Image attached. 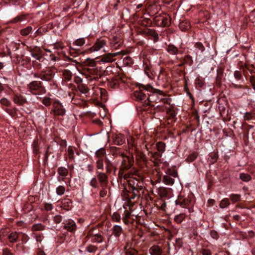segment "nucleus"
Instances as JSON below:
<instances>
[{"instance_id":"nucleus-1","label":"nucleus","mask_w":255,"mask_h":255,"mask_svg":"<svg viewBox=\"0 0 255 255\" xmlns=\"http://www.w3.org/2000/svg\"><path fill=\"white\" fill-rule=\"evenodd\" d=\"M134 159L133 156H129L125 154L122 157V160L119 171V176L124 179H128L131 175H136L138 170L133 168V171L131 170L128 173H125L126 170H128L133 166Z\"/></svg>"},{"instance_id":"nucleus-2","label":"nucleus","mask_w":255,"mask_h":255,"mask_svg":"<svg viewBox=\"0 0 255 255\" xmlns=\"http://www.w3.org/2000/svg\"><path fill=\"white\" fill-rule=\"evenodd\" d=\"M141 87V89H143L145 92H147V102L145 104L147 106L154 107V105H151V103L152 102H159L162 99V97L164 96V94L162 91L153 88L149 84L142 85Z\"/></svg>"},{"instance_id":"nucleus-3","label":"nucleus","mask_w":255,"mask_h":255,"mask_svg":"<svg viewBox=\"0 0 255 255\" xmlns=\"http://www.w3.org/2000/svg\"><path fill=\"white\" fill-rule=\"evenodd\" d=\"M27 90L34 95L44 94L46 92L45 87L40 81H32L27 85Z\"/></svg>"},{"instance_id":"nucleus-4","label":"nucleus","mask_w":255,"mask_h":255,"mask_svg":"<svg viewBox=\"0 0 255 255\" xmlns=\"http://www.w3.org/2000/svg\"><path fill=\"white\" fill-rule=\"evenodd\" d=\"M108 38L104 36L97 38L92 46L87 49L85 52L87 53L95 52L103 50L105 51V47L107 46Z\"/></svg>"},{"instance_id":"nucleus-5","label":"nucleus","mask_w":255,"mask_h":255,"mask_svg":"<svg viewBox=\"0 0 255 255\" xmlns=\"http://www.w3.org/2000/svg\"><path fill=\"white\" fill-rule=\"evenodd\" d=\"M84 74L89 81H97L103 76L104 71L102 67L98 65L92 69L89 68L88 70L84 72Z\"/></svg>"},{"instance_id":"nucleus-6","label":"nucleus","mask_w":255,"mask_h":255,"mask_svg":"<svg viewBox=\"0 0 255 255\" xmlns=\"http://www.w3.org/2000/svg\"><path fill=\"white\" fill-rule=\"evenodd\" d=\"M50 113L54 117H64L66 115V110L60 101L55 100L52 104Z\"/></svg>"},{"instance_id":"nucleus-7","label":"nucleus","mask_w":255,"mask_h":255,"mask_svg":"<svg viewBox=\"0 0 255 255\" xmlns=\"http://www.w3.org/2000/svg\"><path fill=\"white\" fill-rule=\"evenodd\" d=\"M87 240H90L93 243L100 244L105 241V238L102 232H97L95 229H91L86 236Z\"/></svg>"},{"instance_id":"nucleus-8","label":"nucleus","mask_w":255,"mask_h":255,"mask_svg":"<svg viewBox=\"0 0 255 255\" xmlns=\"http://www.w3.org/2000/svg\"><path fill=\"white\" fill-rule=\"evenodd\" d=\"M171 17L169 14L162 13L155 15L153 19L154 24L159 27H168L171 23Z\"/></svg>"},{"instance_id":"nucleus-9","label":"nucleus","mask_w":255,"mask_h":255,"mask_svg":"<svg viewBox=\"0 0 255 255\" xmlns=\"http://www.w3.org/2000/svg\"><path fill=\"white\" fill-rule=\"evenodd\" d=\"M33 77L39 78L43 81H51L54 76V72L50 67H46L39 73H34Z\"/></svg>"},{"instance_id":"nucleus-10","label":"nucleus","mask_w":255,"mask_h":255,"mask_svg":"<svg viewBox=\"0 0 255 255\" xmlns=\"http://www.w3.org/2000/svg\"><path fill=\"white\" fill-rule=\"evenodd\" d=\"M176 205H179L182 207L188 208L189 212L193 211L192 208L189 206H192L194 204V201L191 197H184L181 195H179L177 199L175 201Z\"/></svg>"},{"instance_id":"nucleus-11","label":"nucleus","mask_w":255,"mask_h":255,"mask_svg":"<svg viewBox=\"0 0 255 255\" xmlns=\"http://www.w3.org/2000/svg\"><path fill=\"white\" fill-rule=\"evenodd\" d=\"M142 85L143 84H140L139 85V90L134 92L133 96L135 98V100L143 101V106L144 108L143 110H146V107H147V106H146V104H145V103L147 102V92H145L143 89H141L142 88L141 87Z\"/></svg>"},{"instance_id":"nucleus-12","label":"nucleus","mask_w":255,"mask_h":255,"mask_svg":"<svg viewBox=\"0 0 255 255\" xmlns=\"http://www.w3.org/2000/svg\"><path fill=\"white\" fill-rule=\"evenodd\" d=\"M123 43V38L120 34H116L110 39V46L112 49L119 48Z\"/></svg>"},{"instance_id":"nucleus-13","label":"nucleus","mask_w":255,"mask_h":255,"mask_svg":"<svg viewBox=\"0 0 255 255\" xmlns=\"http://www.w3.org/2000/svg\"><path fill=\"white\" fill-rule=\"evenodd\" d=\"M108 80L107 85L111 89H116L119 88L122 83H125L124 78L120 76H117L111 80Z\"/></svg>"},{"instance_id":"nucleus-14","label":"nucleus","mask_w":255,"mask_h":255,"mask_svg":"<svg viewBox=\"0 0 255 255\" xmlns=\"http://www.w3.org/2000/svg\"><path fill=\"white\" fill-rule=\"evenodd\" d=\"M161 9V5L157 1H154L149 4L146 8V11L150 16H153L157 14Z\"/></svg>"},{"instance_id":"nucleus-15","label":"nucleus","mask_w":255,"mask_h":255,"mask_svg":"<svg viewBox=\"0 0 255 255\" xmlns=\"http://www.w3.org/2000/svg\"><path fill=\"white\" fill-rule=\"evenodd\" d=\"M97 180L99 181L100 187H107L108 184V177L107 173L96 171Z\"/></svg>"},{"instance_id":"nucleus-16","label":"nucleus","mask_w":255,"mask_h":255,"mask_svg":"<svg viewBox=\"0 0 255 255\" xmlns=\"http://www.w3.org/2000/svg\"><path fill=\"white\" fill-rule=\"evenodd\" d=\"M63 229L68 232L74 233L77 229L76 223L71 219H68L63 223Z\"/></svg>"},{"instance_id":"nucleus-17","label":"nucleus","mask_w":255,"mask_h":255,"mask_svg":"<svg viewBox=\"0 0 255 255\" xmlns=\"http://www.w3.org/2000/svg\"><path fill=\"white\" fill-rule=\"evenodd\" d=\"M148 253L150 255H163L164 251L162 246L153 245L149 249Z\"/></svg>"},{"instance_id":"nucleus-18","label":"nucleus","mask_w":255,"mask_h":255,"mask_svg":"<svg viewBox=\"0 0 255 255\" xmlns=\"http://www.w3.org/2000/svg\"><path fill=\"white\" fill-rule=\"evenodd\" d=\"M205 50V48L201 42H196L194 44V49L193 50V54L197 57L199 55H201Z\"/></svg>"},{"instance_id":"nucleus-19","label":"nucleus","mask_w":255,"mask_h":255,"mask_svg":"<svg viewBox=\"0 0 255 255\" xmlns=\"http://www.w3.org/2000/svg\"><path fill=\"white\" fill-rule=\"evenodd\" d=\"M121 52L108 53L102 58L101 61L104 62H112L115 60V57L121 55Z\"/></svg>"},{"instance_id":"nucleus-20","label":"nucleus","mask_w":255,"mask_h":255,"mask_svg":"<svg viewBox=\"0 0 255 255\" xmlns=\"http://www.w3.org/2000/svg\"><path fill=\"white\" fill-rule=\"evenodd\" d=\"M13 101L15 104L20 106L27 103L26 99L20 94H15L13 97Z\"/></svg>"},{"instance_id":"nucleus-21","label":"nucleus","mask_w":255,"mask_h":255,"mask_svg":"<svg viewBox=\"0 0 255 255\" xmlns=\"http://www.w3.org/2000/svg\"><path fill=\"white\" fill-rule=\"evenodd\" d=\"M143 68L145 74L149 78H152V67L150 63L148 60H145L143 61Z\"/></svg>"},{"instance_id":"nucleus-22","label":"nucleus","mask_w":255,"mask_h":255,"mask_svg":"<svg viewBox=\"0 0 255 255\" xmlns=\"http://www.w3.org/2000/svg\"><path fill=\"white\" fill-rule=\"evenodd\" d=\"M83 64L84 67V72H86L87 70H88L89 68L92 69L98 66L97 62L94 59L90 58H87V59H86L85 61L83 62Z\"/></svg>"},{"instance_id":"nucleus-23","label":"nucleus","mask_w":255,"mask_h":255,"mask_svg":"<svg viewBox=\"0 0 255 255\" xmlns=\"http://www.w3.org/2000/svg\"><path fill=\"white\" fill-rule=\"evenodd\" d=\"M158 194L161 198H169L170 196V189L164 187H160L158 189Z\"/></svg>"},{"instance_id":"nucleus-24","label":"nucleus","mask_w":255,"mask_h":255,"mask_svg":"<svg viewBox=\"0 0 255 255\" xmlns=\"http://www.w3.org/2000/svg\"><path fill=\"white\" fill-rule=\"evenodd\" d=\"M61 203V208L67 211L70 210L72 208V202L69 199L64 198L62 200Z\"/></svg>"},{"instance_id":"nucleus-25","label":"nucleus","mask_w":255,"mask_h":255,"mask_svg":"<svg viewBox=\"0 0 255 255\" xmlns=\"http://www.w3.org/2000/svg\"><path fill=\"white\" fill-rule=\"evenodd\" d=\"M166 51L171 55H176L179 52V49L173 44H168L166 47Z\"/></svg>"},{"instance_id":"nucleus-26","label":"nucleus","mask_w":255,"mask_h":255,"mask_svg":"<svg viewBox=\"0 0 255 255\" xmlns=\"http://www.w3.org/2000/svg\"><path fill=\"white\" fill-rule=\"evenodd\" d=\"M125 141L126 138L122 134H117L113 138L114 143L118 145L123 144L125 142Z\"/></svg>"},{"instance_id":"nucleus-27","label":"nucleus","mask_w":255,"mask_h":255,"mask_svg":"<svg viewBox=\"0 0 255 255\" xmlns=\"http://www.w3.org/2000/svg\"><path fill=\"white\" fill-rule=\"evenodd\" d=\"M110 152L112 155L115 157L119 156L122 157L125 155L121 148L115 146L110 147Z\"/></svg>"},{"instance_id":"nucleus-28","label":"nucleus","mask_w":255,"mask_h":255,"mask_svg":"<svg viewBox=\"0 0 255 255\" xmlns=\"http://www.w3.org/2000/svg\"><path fill=\"white\" fill-rule=\"evenodd\" d=\"M62 78L65 82L70 81L72 79L73 74L72 72L68 69H64L61 71Z\"/></svg>"},{"instance_id":"nucleus-29","label":"nucleus","mask_w":255,"mask_h":255,"mask_svg":"<svg viewBox=\"0 0 255 255\" xmlns=\"http://www.w3.org/2000/svg\"><path fill=\"white\" fill-rule=\"evenodd\" d=\"M112 234L116 238L119 237L123 233L122 227L119 225H114L111 229Z\"/></svg>"},{"instance_id":"nucleus-30","label":"nucleus","mask_w":255,"mask_h":255,"mask_svg":"<svg viewBox=\"0 0 255 255\" xmlns=\"http://www.w3.org/2000/svg\"><path fill=\"white\" fill-rule=\"evenodd\" d=\"M95 156L98 159H105L106 157V149L104 147L100 148L95 152Z\"/></svg>"},{"instance_id":"nucleus-31","label":"nucleus","mask_w":255,"mask_h":255,"mask_svg":"<svg viewBox=\"0 0 255 255\" xmlns=\"http://www.w3.org/2000/svg\"><path fill=\"white\" fill-rule=\"evenodd\" d=\"M199 156V153L197 151H193L190 153L186 158L185 161L188 163H191L195 161Z\"/></svg>"},{"instance_id":"nucleus-32","label":"nucleus","mask_w":255,"mask_h":255,"mask_svg":"<svg viewBox=\"0 0 255 255\" xmlns=\"http://www.w3.org/2000/svg\"><path fill=\"white\" fill-rule=\"evenodd\" d=\"M165 174L175 178L178 177V172L176 169V166H173L170 168H168L165 171Z\"/></svg>"},{"instance_id":"nucleus-33","label":"nucleus","mask_w":255,"mask_h":255,"mask_svg":"<svg viewBox=\"0 0 255 255\" xmlns=\"http://www.w3.org/2000/svg\"><path fill=\"white\" fill-rule=\"evenodd\" d=\"M190 22L187 20H183L179 24V27L182 31L187 30L190 28Z\"/></svg>"},{"instance_id":"nucleus-34","label":"nucleus","mask_w":255,"mask_h":255,"mask_svg":"<svg viewBox=\"0 0 255 255\" xmlns=\"http://www.w3.org/2000/svg\"><path fill=\"white\" fill-rule=\"evenodd\" d=\"M174 177L165 174L163 177L162 182L166 185H172L174 183Z\"/></svg>"},{"instance_id":"nucleus-35","label":"nucleus","mask_w":255,"mask_h":255,"mask_svg":"<svg viewBox=\"0 0 255 255\" xmlns=\"http://www.w3.org/2000/svg\"><path fill=\"white\" fill-rule=\"evenodd\" d=\"M241 62L238 63V65L239 66V69L242 70L244 75L246 74V70H248L250 73L254 72L252 70H250L248 66V62H246L244 64H240Z\"/></svg>"},{"instance_id":"nucleus-36","label":"nucleus","mask_w":255,"mask_h":255,"mask_svg":"<svg viewBox=\"0 0 255 255\" xmlns=\"http://www.w3.org/2000/svg\"><path fill=\"white\" fill-rule=\"evenodd\" d=\"M105 162L106 164V173L110 174L113 171V169L114 168V164L112 163V162L106 157L105 160Z\"/></svg>"},{"instance_id":"nucleus-37","label":"nucleus","mask_w":255,"mask_h":255,"mask_svg":"<svg viewBox=\"0 0 255 255\" xmlns=\"http://www.w3.org/2000/svg\"><path fill=\"white\" fill-rule=\"evenodd\" d=\"M145 32L147 35L152 36L154 38V41H157L158 40V34L155 30L153 29H148Z\"/></svg>"},{"instance_id":"nucleus-38","label":"nucleus","mask_w":255,"mask_h":255,"mask_svg":"<svg viewBox=\"0 0 255 255\" xmlns=\"http://www.w3.org/2000/svg\"><path fill=\"white\" fill-rule=\"evenodd\" d=\"M45 229V226L41 223L34 224L31 227L32 232L42 231Z\"/></svg>"},{"instance_id":"nucleus-39","label":"nucleus","mask_w":255,"mask_h":255,"mask_svg":"<svg viewBox=\"0 0 255 255\" xmlns=\"http://www.w3.org/2000/svg\"><path fill=\"white\" fill-rule=\"evenodd\" d=\"M27 17V15L24 14H21L19 15L16 16L15 17L10 20L11 23H18L21 22L24 20H25Z\"/></svg>"},{"instance_id":"nucleus-40","label":"nucleus","mask_w":255,"mask_h":255,"mask_svg":"<svg viewBox=\"0 0 255 255\" xmlns=\"http://www.w3.org/2000/svg\"><path fill=\"white\" fill-rule=\"evenodd\" d=\"M155 206L160 209L165 211L166 206V202L162 199H159L156 201Z\"/></svg>"},{"instance_id":"nucleus-41","label":"nucleus","mask_w":255,"mask_h":255,"mask_svg":"<svg viewBox=\"0 0 255 255\" xmlns=\"http://www.w3.org/2000/svg\"><path fill=\"white\" fill-rule=\"evenodd\" d=\"M133 175H131L128 180V185L130 188H137L138 184V179L133 177Z\"/></svg>"},{"instance_id":"nucleus-42","label":"nucleus","mask_w":255,"mask_h":255,"mask_svg":"<svg viewBox=\"0 0 255 255\" xmlns=\"http://www.w3.org/2000/svg\"><path fill=\"white\" fill-rule=\"evenodd\" d=\"M186 217V215L185 213H180L175 216L174 221L177 224H180L185 219Z\"/></svg>"},{"instance_id":"nucleus-43","label":"nucleus","mask_w":255,"mask_h":255,"mask_svg":"<svg viewBox=\"0 0 255 255\" xmlns=\"http://www.w3.org/2000/svg\"><path fill=\"white\" fill-rule=\"evenodd\" d=\"M209 162L210 164H214L218 159L219 156L217 153L212 152L209 154Z\"/></svg>"},{"instance_id":"nucleus-44","label":"nucleus","mask_w":255,"mask_h":255,"mask_svg":"<svg viewBox=\"0 0 255 255\" xmlns=\"http://www.w3.org/2000/svg\"><path fill=\"white\" fill-rule=\"evenodd\" d=\"M57 172L59 176L64 177H66L68 174V169L64 167H59L57 169Z\"/></svg>"},{"instance_id":"nucleus-45","label":"nucleus","mask_w":255,"mask_h":255,"mask_svg":"<svg viewBox=\"0 0 255 255\" xmlns=\"http://www.w3.org/2000/svg\"><path fill=\"white\" fill-rule=\"evenodd\" d=\"M155 146L158 151L162 153L165 151L166 144L162 141H158L156 143Z\"/></svg>"},{"instance_id":"nucleus-46","label":"nucleus","mask_w":255,"mask_h":255,"mask_svg":"<svg viewBox=\"0 0 255 255\" xmlns=\"http://www.w3.org/2000/svg\"><path fill=\"white\" fill-rule=\"evenodd\" d=\"M41 102L46 107H49L50 105L52 106L53 102L52 99L50 97H44L43 98H40Z\"/></svg>"},{"instance_id":"nucleus-47","label":"nucleus","mask_w":255,"mask_h":255,"mask_svg":"<svg viewBox=\"0 0 255 255\" xmlns=\"http://www.w3.org/2000/svg\"><path fill=\"white\" fill-rule=\"evenodd\" d=\"M182 61L184 62V63L189 66H191L193 64V60L192 57L190 55H186L182 58Z\"/></svg>"},{"instance_id":"nucleus-48","label":"nucleus","mask_w":255,"mask_h":255,"mask_svg":"<svg viewBox=\"0 0 255 255\" xmlns=\"http://www.w3.org/2000/svg\"><path fill=\"white\" fill-rule=\"evenodd\" d=\"M74 147L72 146H69L67 149V155L68 156V158L70 160H74L75 159L74 156Z\"/></svg>"},{"instance_id":"nucleus-49","label":"nucleus","mask_w":255,"mask_h":255,"mask_svg":"<svg viewBox=\"0 0 255 255\" xmlns=\"http://www.w3.org/2000/svg\"><path fill=\"white\" fill-rule=\"evenodd\" d=\"M131 216V213L128 210H125L124 212L123 220L126 225H128L129 223V219Z\"/></svg>"},{"instance_id":"nucleus-50","label":"nucleus","mask_w":255,"mask_h":255,"mask_svg":"<svg viewBox=\"0 0 255 255\" xmlns=\"http://www.w3.org/2000/svg\"><path fill=\"white\" fill-rule=\"evenodd\" d=\"M5 111L12 118H15L17 116V109L16 108H6Z\"/></svg>"},{"instance_id":"nucleus-51","label":"nucleus","mask_w":255,"mask_h":255,"mask_svg":"<svg viewBox=\"0 0 255 255\" xmlns=\"http://www.w3.org/2000/svg\"><path fill=\"white\" fill-rule=\"evenodd\" d=\"M77 88L79 91L83 94H86L88 93L89 91L87 85L83 83L78 85Z\"/></svg>"},{"instance_id":"nucleus-52","label":"nucleus","mask_w":255,"mask_h":255,"mask_svg":"<svg viewBox=\"0 0 255 255\" xmlns=\"http://www.w3.org/2000/svg\"><path fill=\"white\" fill-rule=\"evenodd\" d=\"M18 233L13 232L10 234L8 236V239L10 243H15L17 241L18 238Z\"/></svg>"},{"instance_id":"nucleus-53","label":"nucleus","mask_w":255,"mask_h":255,"mask_svg":"<svg viewBox=\"0 0 255 255\" xmlns=\"http://www.w3.org/2000/svg\"><path fill=\"white\" fill-rule=\"evenodd\" d=\"M123 62L124 65L128 66H130L133 63L132 59L129 56L124 57Z\"/></svg>"},{"instance_id":"nucleus-54","label":"nucleus","mask_w":255,"mask_h":255,"mask_svg":"<svg viewBox=\"0 0 255 255\" xmlns=\"http://www.w3.org/2000/svg\"><path fill=\"white\" fill-rule=\"evenodd\" d=\"M32 27L28 26L23 29H22L20 31V33L22 36H25L28 35L32 31Z\"/></svg>"},{"instance_id":"nucleus-55","label":"nucleus","mask_w":255,"mask_h":255,"mask_svg":"<svg viewBox=\"0 0 255 255\" xmlns=\"http://www.w3.org/2000/svg\"><path fill=\"white\" fill-rule=\"evenodd\" d=\"M125 250H126V255H142V254H139L136 250L133 248H129L128 249H127L126 248Z\"/></svg>"},{"instance_id":"nucleus-56","label":"nucleus","mask_w":255,"mask_h":255,"mask_svg":"<svg viewBox=\"0 0 255 255\" xmlns=\"http://www.w3.org/2000/svg\"><path fill=\"white\" fill-rule=\"evenodd\" d=\"M154 108L153 111H151L153 115L155 114L156 112H164L166 109L167 107L163 105H158L156 107H153Z\"/></svg>"},{"instance_id":"nucleus-57","label":"nucleus","mask_w":255,"mask_h":255,"mask_svg":"<svg viewBox=\"0 0 255 255\" xmlns=\"http://www.w3.org/2000/svg\"><path fill=\"white\" fill-rule=\"evenodd\" d=\"M104 159H97L96 162V171H98V170H103L104 169Z\"/></svg>"},{"instance_id":"nucleus-58","label":"nucleus","mask_w":255,"mask_h":255,"mask_svg":"<svg viewBox=\"0 0 255 255\" xmlns=\"http://www.w3.org/2000/svg\"><path fill=\"white\" fill-rule=\"evenodd\" d=\"M241 195L238 194H232L230 196V199L233 203L241 201Z\"/></svg>"},{"instance_id":"nucleus-59","label":"nucleus","mask_w":255,"mask_h":255,"mask_svg":"<svg viewBox=\"0 0 255 255\" xmlns=\"http://www.w3.org/2000/svg\"><path fill=\"white\" fill-rule=\"evenodd\" d=\"M240 179L245 182H248L252 179L251 176L247 173H241L240 174Z\"/></svg>"},{"instance_id":"nucleus-60","label":"nucleus","mask_w":255,"mask_h":255,"mask_svg":"<svg viewBox=\"0 0 255 255\" xmlns=\"http://www.w3.org/2000/svg\"><path fill=\"white\" fill-rule=\"evenodd\" d=\"M136 156L138 160H140L144 163H146L147 161L146 156L142 152H137Z\"/></svg>"},{"instance_id":"nucleus-61","label":"nucleus","mask_w":255,"mask_h":255,"mask_svg":"<svg viewBox=\"0 0 255 255\" xmlns=\"http://www.w3.org/2000/svg\"><path fill=\"white\" fill-rule=\"evenodd\" d=\"M86 40L84 38H80L76 39L73 43V45H76L78 46H82L85 44Z\"/></svg>"},{"instance_id":"nucleus-62","label":"nucleus","mask_w":255,"mask_h":255,"mask_svg":"<svg viewBox=\"0 0 255 255\" xmlns=\"http://www.w3.org/2000/svg\"><path fill=\"white\" fill-rule=\"evenodd\" d=\"M47 31L48 29L47 27H41L36 30L35 33V37L37 36V35H42Z\"/></svg>"},{"instance_id":"nucleus-63","label":"nucleus","mask_w":255,"mask_h":255,"mask_svg":"<svg viewBox=\"0 0 255 255\" xmlns=\"http://www.w3.org/2000/svg\"><path fill=\"white\" fill-rule=\"evenodd\" d=\"M234 77L235 78L238 80V81H241L242 82L244 81V78L242 74V72L238 70H236L234 72Z\"/></svg>"},{"instance_id":"nucleus-64","label":"nucleus","mask_w":255,"mask_h":255,"mask_svg":"<svg viewBox=\"0 0 255 255\" xmlns=\"http://www.w3.org/2000/svg\"><path fill=\"white\" fill-rule=\"evenodd\" d=\"M41 62L37 60H33L32 62V65L33 68L37 70H39L42 68Z\"/></svg>"}]
</instances>
